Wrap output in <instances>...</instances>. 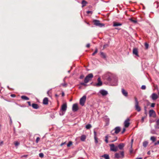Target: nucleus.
<instances>
[{
    "label": "nucleus",
    "instance_id": "obj_57",
    "mask_svg": "<svg viewBox=\"0 0 159 159\" xmlns=\"http://www.w3.org/2000/svg\"><path fill=\"white\" fill-rule=\"evenodd\" d=\"M65 95V94L63 92L62 93V96H64Z\"/></svg>",
    "mask_w": 159,
    "mask_h": 159
},
{
    "label": "nucleus",
    "instance_id": "obj_25",
    "mask_svg": "<svg viewBox=\"0 0 159 159\" xmlns=\"http://www.w3.org/2000/svg\"><path fill=\"white\" fill-rule=\"evenodd\" d=\"M156 137L154 136H152L150 138L151 140L152 141V142H154L156 140Z\"/></svg>",
    "mask_w": 159,
    "mask_h": 159
},
{
    "label": "nucleus",
    "instance_id": "obj_23",
    "mask_svg": "<svg viewBox=\"0 0 159 159\" xmlns=\"http://www.w3.org/2000/svg\"><path fill=\"white\" fill-rule=\"evenodd\" d=\"M21 98L22 99L24 100H29V98L25 96H22Z\"/></svg>",
    "mask_w": 159,
    "mask_h": 159
},
{
    "label": "nucleus",
    "instance_id": "obj_36",
    "mask_svg": "<svg viewBox=\"0 0 159 159\" xmlns=\"http://www.w3.org/2000/svg\"><path fill=\"white\" fill-rule=\"evenodd\" d=\"M40 140V138L39 137H37L36 140V142L38 143Z\"/></svg>",
    "mask_w": 159,
    "mask_h": 159
},
{
    "label": "nucleus",
    "instance_id": "obj_4",
    "mask_svg": "<svg viewBox=\"0 0 159 159\" xmlns=\"http://www.w3.org/2000/svg\"><path fill=\"white\" fill-rule=\"evenodd\" d=\"M93 22L94 24L99 27H102L104 26V24L100 23V21L99 20H93Z\"/></svg>",
    "mask_w": 159,
    "mask_h": 159
},
{
    "label": "nucleus",
    "instance_id": "obj_5",
    "mask_svg": "<svg viewBox=\"0 0 159 159\" xmlns=\"http://www.w3.org/2000/svg\"><path fill=\"white\" fill-rule=\"evenodd\" d=\"M120 130V128L119 127H116L114 130L111 131V133L112 134L114 135L115 134H117Z\"/></svg>",
    "mask_w": 159,
    "mask_h": 159
},
{
    "label": "nucleus",
    "instance_id": "obj_62",
    "mask_svg": "<svg viewBox=\"0 0 159 159\" xmlns=\"http://www.w3.org/2000/svg\"><path fill=\"white\" fill-rule=\"evenodd\" d=\"M55 96H56V97H58V96L57 94H55Z\"/></svg>",
    "mask_w": 159,
    "mask_h": 159
},
{
    "label": "nucleus",
    "instance_id": "obj_22",
    "mask_svg": "<svg viewBox=\"0 0 159 159\" xmlns=\"http://www.w3.org/2000/svg\"><path fill=\"white\" fill-rule=\"evenodd\" d=\"M100 55L102 57L105 59L106 58V55L105 53L102 52H100Z\"/></svg>",
    "mask_w": 159,
    "mask_h": 159
},
{
    "label": "nucleus",
    "instance_id": "obj_33",
    "mask_svg": "<svg viewBox=\"0 0 159 159\" xmlns=\"http://www.w3.org/2000/svg\"><path fill=\"white\" fill-rule=\"evenodd\" d=\"M130 21H131L132 22L134 23H137V21L135 20H133L132 18H130Z\"/></svg>",
    "mask_w": 159,
    "mask_h": 159
},
{
    "label": "nucleus",
    "instance_id": "obj_42",
    "mask_svg": "<svg viewBox=\"0 0 159 159\" xmlns=\"http://www.w3.org/2000/svg\"><path fill=\"white\" fill-rule=\"evenodd\" d=\"M61 85H62L63 86H64V87H66V85H67V84H66V83H64V84H61Z\"/></svg>",
    "mask_w": 159,
    "mask_h": 159
},
{
    "label": "nucleus",
    "instance_id": "obj_35",
    "mask_svg": "<svg viewBox=\"0 0 159 159\" xmlns=\"http://www.w3.org/2000/svg\"><path fill=\"white\" fill-rule=\"evenodd\" d=\"M141 89L143 90L145 89H146V87L144 85H143L141 86Z\"/></svg>",
    "mask_w": 159,
    "mask_h": 159
},
{
    "label": "nucleus",
    "instance_id": "obj_26",
    "mask_svg": "<svg viewBox=\"0 0 159 159\" xmlns=\"http://www.w3.org/2000/svg\"><path fill=\"white\" fill-rule=\"evenodd\" d=\"M102 157L105 158L106 159H109V157L107 154H104L102 156Z\"/></svg>",
    "mask_w": 159,
    "mask_h": 159
},
{
    "label": "nucleus",
    "instance_id": "obj_31",
    "mask_svg": "<svg viewBox=\"0 0 159 159\" xmlns=\"http://www.w3.org/2000/svg\"><path fill=\"white\" fill-rule=\"evenodd\" d=\"M145 49H147L148 48V46H149V45L147 43H145Z\"/></svg>",
    "mask_w": 159,
    "mask_h": 159
},
{
    "label": "nucleus",
    "instance_id": "obj_53",
    "mask_svg": "<svg viewBox=\"0 0 159 159\" xmlns=\"http://www.w3.org/2000/svg\"><path fill=\"white\" fill-rule=\"evenodd\" d=\"M129 152H130V153H132L133 152V150L132 149H130V151Z\"/></svg>",
    "mask_w": 159,
    "mask_h": 159
},
{
    "label": "nucleus",
    "instance_id": "obj_20",
    "mask_svg": "<svg viewBox=\"0 0 159 159\" xmlns=\"http://www.w3.org/2000/svg\"><path fill=\"white\" fill-rule=\"evenodd\" d=\"M122 93L125 96H128V93L123 89H122Z\"/></svg>",
    "mask_w": 159,
    "mask_h": 159
},
{
    "label": "nucleus",
    "instance_id": "obj_16",
    "mask_svg": "<svg viewBox=\"0 0 159 159\" xmlns=\"http://www.w3.org/2000/svg\"><path fill=\"white\" fill-rule=\"evenodd\" d=\"M125 144L124 143H120L119 144L118 146V148L120 150H122L123 149L124 147Z\"/></svg>",
    "mask_w": 159,
    "mask_h": 159
},
{
    "label": "nucleus",
    "instance_id": "obj_63",
    "mask_svg": "<svg viewBox=\"0 0 159 159\" xmlns=\"http://www.w3.org/2000/svg\"><path fill=\"white\" fill-rule=\"evenodd\" d=\"M79 89H81V86H80L79 87Z\"/></svg>",
    "mask_w": 159,
    "mask_h": 159
},
{
    "label": "nucleus",
    "instance_id": "obj_60",
    "mask_svg": "<svg viewBox=\"0 0 159 159\" xmlns=\"http://www.w3.org/2000/svg\"><path fill=\"white\" fill-rule=\"evenodd\" d=\"M117 139V138H116V139L115 140H112V141L111 142H114Z\"/></svg>",
    "mask_w": 159,
    "mask_h": 159
},
{
    "label": "nucleus",
    "instance_id": "obj_17",
    "mask_svg": "<svg viewBox=\"0 0 159 159\" xmlns=\"http://www.w3.org/2000/svg\"><path fill=\"white\" fill-rule=\"evenodd\" d=\"M48 99L47 98H45L43 100V104L44 105H48Z\"/></svg>",
    "mask_w": 159,
    "mask_h": 159
},
{
    "label": "nucleus",
    "instance_id": "obj_29",
    "mask_svg": "<svg viewBox=\"0 0 159 159\" xmlns=\"http://www.w3.org/2000/svg\"><path fill=\"white\" fill-rule=\"evenodd\" d=\"M92 126L90 124H88L86 126V128L87 129H89Z\"/></svg>",
    "mask_w": 159,
    "mask_h": 159
},
{
    "label": "nucleus",
    "instance_id": "obj_46",
    "mask_svg": "<svg viewBox=\"0 0 159 159\" xmlns=\"http://www.w3.org/2000/svg\"><path fill=\"white\" fill-rule=\"evenodd\" d=\"M125 131V128H123V130L121 132V134H123L124 133V132Z\"/></svg>",
    "mask_w": 159,
    "mask_h": 159
},
{
    "label": "nucleus",
    "instance_id": "obj_1",
    "mask_svg": "<svg viewBox=\"0 0 159 159\" xmlns=\"http://www.w3.org/2000/svg\"><path fill=\"white\" fill-rule=\"evenodd\" d=\"M93 74L90 73L89 74L85 77L84 80V82H81L80 84L84 86H87L86 84L91 81L93 78Z\"/></svg>",
    "mask_w": 159,
    "mask_h": 159
},
{
    "label": "nucleus",
    "instance_id": "obj_3",
    "mask_svg": "<svg viewBox=\"0 0 159 159\" xmlns=\"http://www.w3.org/2000/svg\"><path fill=\"white\" fill-rule=\"evenodd\" d=\"M134 99L135 100V110H136L138 111L139 112L140 111L141 109L140 107L139 106V102L137 99V98L135 97H134Z\"/></svg>",
    "mask_w": 159,
    "mask_h": 159
},
{
    "label": "nucleus",
    "instance_id": "obj_19",
    "mask_svg": "<svg viewBox=\"0 0 159 159\" xmlns=\"http://www.w3.org/2000/svg\"><path fill=\"white\" fill-rule=\"evenodd\" d=\"M122 25V24L119 23L117 22H113V26L114 27L120 26Z\"/></svg>",
    "mask_w": 159,
    "mask_h": 159
},
{
    "label": "nucleus",
    "instance_id": "obj_7",
    "mask_svg": "<svg viewBox=\"0 0 159 159\" xmlns=\"http://www.w3.org/2000/svg\"><path fill=\"white\" fill-rule=\"evenodd\" d=\"M110 150L111 151L116 152L118 150V147L115 146L114 144H111L110 145Z\"/></svg>",
    "mask_w": 159,
    "mask_h": 159
},
{
    "label": "nucleus",
    "instance_id": "obj_41",
    "mask_svg": "<svg viewBox=\"0 0 159 159\" xmlns=\"http://www.w3.org/2000/svg\"><path fill=\"white\" fill-rule=\"evenodd\" d=\"M144 118H145L144 117H142V119H141V121H142V123L143 122Z\"/></svg>",
    "mask_w": 159,
    "mask_h": 159
},
{
    "label": "nucleus",
    "instance_id": "obj_56",
    "mask_svg": "<svg viewBox=\"0 0 159 159\" xmlns=\"http://www.w3.org/2000/svg\"><path fill=\"white\" fill-rule=\"evenodd\" d=\"M105 141L107 143H108V139H105Z\"/></svg>",
    "mask_w": 159,
    "mask_h": 159
},
{
    "label": "nucleus",
    "instance_id": "obj_51",
    "mask_svg": "<svg viewBox=\"0 0 159 159\" xmlns=\"http://www.w3.org/2000/svg\"><path fill=\"white\" fill-rule=\"evenodd\" d=\"M66 143V142H65L64 143H62L61 144V146H63V145H64V144H65Z\"/></svg>",
    "mask_w": 159,
    "mask_h": 159
},
{
    "label": "nucleus",
    "instance_id": "obj_32",
    "mask_svg": "<svg viewBox=\"0 0 159 159\" xmlns=\"http://www.w3.org/2000/svg\"><path fill=\"white\" fill-rule=\"evenodd\" d=\"M98 52V49L97 48H96L94 52L92 54V56H94Z\"/></svg>",
    "mask_w": 159,
    "mask_h": 159
},
{
    "label": "nucleus",
    "instance_id": "obj_14",
    "mask_svg": "<svg viewBox=\"0 0 159 159\" xmlns=\"http://www.w3.org/2000/svg\"><path fill=\"white\" fill-rule=\"evenodd\" d=\"M100 93L103 96H106L108 94L107 91L104 90H101Z\"/></svg>",
    "mask_w": 159,
    "mask_h": 159
},
{
    "label": "nucleus",
    "instance_id": "obj_8",
    "mask_svg": "<svg viewBox=\"0 0 159 159\" xmlns=\"http://www.w3.org/2000/svg\"><path fill=\"white\" fill-rule=\"evenodd\" d=\"M79 109L78 104L76 103L74 104L73 105L72 109L74 112L77 111Z\"/></svg>",
    "mask_w": 159,
    "mask_h": 159
},
{
    "label": "nucleus",
    "instance_id": "obj_28",
    "mask_svg": "<svg viewBox=\"0 0 159 159\" xmlns=\"http://www.w3.org/2000/svg\"><path fill=\"white\" fill-rule=\"evenodd\" d=\"M148 144V142L147 141H144L143 143V146L146 147Z\"/></svg>",
    "mask_w": 159,
    "mask_h": 159
},
{
    "label": "nucleus",
    "instance_id": "obj_37",
    "mask_svg": "<svg viewBox=\"0 0 159 159\" xmlns=\"http://www.w3.org/2000/svg\"><path fill=\"white\" fill-rule=\"evenodd\" d=\"M94 138L95 142L96 143H98V141L97 140V138L96 136H94Z\"/></svg>",
    "mask_w": 159,
    "mask_h": 159
},
{
    "label": "nucleus",
    "instance_id": "obj_30",
    "mask_svg": "<svg viewBox=\"0 0 159 159\" xmlns=\"http://www.w3.org/2000/svg\"><path fill=\"white\" fill-rule=\"evenodd\" d=\"M72 145V141H70L67 144V147H70Z\"/></svg>",
    "mask_w": 159,
    "mask_h": 159
},
{
    "label": "nucleus",
    "instance_id": "obj_27",
    "mask_svg": "<svg viewBox=\"0 0 159 159\" xmlns=\"http://www.w3.org/2000/svg\"><path fill=\"white\" fill-rule=\"evenodd\" d=\"M87 3V2L86 1H84V0H83L82 2V4L83 5L82 6V7L85 6Z\"/></svg>",
    "mask_w": 159,
    "mask_h": 159
},
{
    "label": "nucleus",
    "instance_id": "obj_6",
    "mask_svg": "<svg viewBox=\"0 0 159 159\" xmlns=\"http://www.w3.org/2000/svg\"><path fill=\"white\" fill-rule=\"evenodd\" d=\"M86 96L84 95L80 99V103L81 106H83L84 105L85 102L86 101Z\"/></svg>",
    "mask_w": 159,
    "mask_h": 159
},
{
    "label": "nucleus",
    "instance_id": "obj_61",
    "mask_svg": "<svg viewBox=\"0 0 159 159\" xmlns=\"http://www.w3.org/2000/svg\"><path fill=\"white\" fill-rule=\"evenodd\" d=\"M136 159H142V158H137Z\"/></svg>",
    "mask_w": 159,
    "mask_h": 159
},
{
    "label": "nucleus",
    "instance_id": "obj_43",
    "mask_svg": "<svg viewBox=\"0 0 159 159\" xmlns=\"http://www.w3.org/2000/svg\"><path fill=\"white\" fill-rule=\"evenodd\" d=\"M159 144V140L157 142H156L154 143V145L156 146L157 145Z\"/></svg>",
    "mask_w": 159,
    "mask_h": 159
},
{
    "label": "nucleus",
    "instance_id": "obj_59",
    "mask_svg": "<svg viewBox=\"0 0 159 159\" xmlns=\"http://www.w3.org/2000/svg\"><path fill=\"white\" fill-rule=\"evenodd\" d=\"M108 80H109V81H111V78H110V77H109L108 78Z\"/></svg>",
    "mask_w": 159,
    "mask_h": 159
},
{
    "label": "nucleus",
    "instance_id": "obj_21",
    "mask_svg": "<svg viewBox=\"0 0 159 159\" xmlns=\"http://www.w3.org/2000/svg\"><path fill=\"white\" fill-rule=\"evenodd\" d=\"M32 107L35 109H37L39 108V106L37 104L33 103L32 105Z\"/></svg>",
    "mask_w": 159,
    "mask_h": 159
},
{
    "label": "nucleus",
    "instance_id": "obj_48",
    "mask_svg": "<svg viewBox=\"0 0 159 159\" xmlns=\"http://www.w3.org/2000/svg\"><path fill=\"white\" fill-rule=\"evenodd\" d=\"M108 46V45L107 44H105L103 46V48H107Z\"/></svg>",
    "mask_w": 159,
    "mask_h": 159
},
{
    "label": "nucleus",
    "instance_id": "obj_49",
    "mask_svg": "<svg viewBox=\"0 0 159 159\" xmlns=\"http://www.w3.org/2000/svg\"><path fill=\"white\" fill-rule=\"evenodd\" d=\"M11 96L12 97H16V95L14 94H11Z\"/></svg>",
    "mask_w": 159,
    "mask_h": 159
},
{
    "label": "nucleus",
    "instance_id": "obj_47",
    "mask_svg": "<svg viewBox=\"0 0 159 159\" xmlns=\"http://www.w3.org/2000/svg\"><path fill=\"white\" fill-rule=\"evenodd\" d=\"M90 44L89 43H88L86 45V47L88 48H89L90 47Z\"/></svg>",
    "mask_w": 159,
    "mask_h": 159
},
{
    "label": "nucleus",
    "instance_id": "obj_50",
    "mask_svg": "<svg viewBox=\"0 0 159 159\" xmlns=\"http://www.w3.org/2000/svg\"><path fill=\"white\" fill-rule=\"evenodd\" d=\"M27 103H28V105L29 106H31V102H30L28 101L27 102Z\"/></svg>",
    "mask_w": 159,
    "mask_h": 159
},
{
    "label": "nucleus",
    "instance_id": "obj_52",
    "mask_svg": "<svg viewBox=\"0 0 159 159\" xmlns=\"http://www.w3.org/2000/svg\"><path fill=\"white\" fill-rule=\"evenodd\" d=\"M3 144V141H2L0 142V146H2Z\"/></svg>",
    "mask_w": 159,
    "mask_h": 159
},
{
    "label": "nucleus",
    "instance_id": "obj_55",
    "mask_svg": "<svg viewBox=\"0 0 159 159\" xmlns=\"http://www.w3.org/2000/svg\"><path fill=\"white\" fill-rule=\"evenodd\" d=\"M94 136H96V132L95 131H94Z\"/></svg>",
    "mask_w": 159,
    "mask_h": 159
},
{
    "label": "nucleus",
    "instance_id": "obj_45",
    "mask_svg": "<svg viewBox=\"0 0 159 159\" xmlns=\"http://www.w3.org/2000/svg\"><path fill=\"white\" fill-rule=\"evenodd\" d=\"M27 156H28L27 155H24L22 156L21 157V158H23V157H25V158H26L27 157Z\"/></svg>",
    "mask_w": 159,
    "mask_h": 159
},
{
    "label": "nucleus",
    "instance_id": "obj_18",
    "mask_svg": "<svg viewBox=\"0 0 159 159\" xmlns=\"http://www.w3.org/2000/svg\"><path fill=\"white\" fill-rule=\"evenodd\" d=\"M155 127L156 129H159V119L156 120V124L155 125Z\"/></svg>",
    "mask_w": 159,
    "mask_h": 159
},
{
    "label": "nucleus",
    "instance_id": "obj_54",
    "mask_svg": "<svg viewBox=\"0 0 159 159\" xmlns=\"http://www.w3.org/2000/svg\"><path fill=\"white\" fill-rule=\"evenodd\" d=\"M147 154H148V155H150V154H151V152H150V151H148V152H147Z\"/></svg>",
    "mask_w": 159,
    "mask_h": 159
},
{
    "label": "nucleus",
    "instance_id": "obj_38",
    "mask_svg": "<svg viewBox=\"0 0 159 159\" xmlns=\"http://www.w3.org/2000/svg\"><path fill=\"white\" fill-rule=\"evenodd\" d=\"M84 77V75H81L80 77V79H83Z\"/></svg>",
    "mask_w": 159,
    "mask_h": 159
},
{
    "label": "nucleus",
    "instance_id": "obj_2",
    "mask_svg": "<svg viewBox=\"0 0 159 159\" xmlns=\"http://www.w3.org/2000/svg\"><path fill=\"white\" fill-rule=\"evenodd\" d=\"M115 157L116 158H123L124 157V152L123 151H120L119 152H116L115 154Z\"/></svg>",
    "mask_w": 159,
    "mask_h": 159
},
{
    "label": "nucleus",
    "instance_id": "obj_44",
    "mask_svg": "<svg viewBox=\"0 0 159 159\" xmlns=\"http://www.w3.org/2000/svg\"><path fill=\"white\" fill-rule=\"evenodd\" d=\"M87 13L88 14H89V13L92 14L93 13V12L91 11H87Z\"/></svg>",
    "mask_w": 159,
    "mask_h": 159
},
{
    "label": "nucleus",
    "instance_id": "obj_58",
    "mask_svg": "<svg viewBox=\"0 0 159 159\" xmlns=\"http://www.w3.org/2000/svg\"><path fill=\"white\" fill-rule=\"evenodd\" d=\"M105 139H108V136L107 135H106V136H105Z\"/></svg>",
    "mask_w": 159,
    "mask_h": 159
},
{
    "label": "nucleus",
    "instance_id": "obj_39",
    "mask_svg": "<svg viewBox=\"0 0 159 159\" xmlns=\"http://www.w3.org/2000/svg\"><path fill=\"white\" fill-rule=\"evenodd\" d=\"M15 144L16 146H17L19 144V143L17 142H16L15 143Z\"/></svg>",
    "mask_w": 159,
    "mask_h": 159
},
{
    "label": "nucleus",
    "instance_id": "obj_11",
    "mask_svg": "<svg viewBox=\"0 0 159 159\" xmlns=\"http://www.w3.org/2000/svg\"><path fill=\"white\" fill-rule=\"evenodd\" d=\"M151 98L153 100H155L158 98V96L156 93H153L151 95Z\"/></svg>",
    "mask_w": 159,
    "mask_h": 159
},
{
    "label": "nucleus",
    "instance_id": "obj_10",
    "mask_svg": "<svg viewBox=\"0 0 159 159\" xmlns=\"http://www.w3.org/2000/svg\"><path fill=\"white\" fill-rule=\"evenodd\" d=\"M130 120V119L129 118H127L124 122V126L126 128L128 127L130 124L129 123V121Z\"/></svg>",
    "mask_w": 159,
    "mask_h": 159
},
{
    "label": "nucleus",
    "instance_id": "obj_12",
    "mask_svg": "<svg viewBox=\"0 0 159 159\" xmlns=\"http://www.w3.org/2000/svg\"><path fill=\"white\" fill-rule=\"evenodd\" d=\"M98 83L96 84V86L97 87L100 86L102 85V82L101 80V78L100 77H99L98 79Z\"/></svg>",
    "mask_w": 159,
    "mask_h": 159
},
{
    "label": "nucleus",
    "instance_id": "obj_24",
    "mask_svg": "<svg viewBox=\"0 0 159 159\" xmlns=\"http://www.w3.org/2000/svg\"><path fill=\"white\" fill-rule=\"evenodd\" d=\"M86 136L85 135H82L80 137V140L82 141H84L86 139Z\"/></svg>",
    "mask_w": 159,
    "mask_h": 159
},
{
    "label": "nucleus",
    "instance_id": "obj_34",
    "mask_svg": "<svg viewBox=\"0 0 159 159\" xmlns=\"http://www.w3.org/2000/svg\"><path fill=\"white\" fill-rule=\"evenodd\" d=\"M39 157L42 158L44 156V154L43 153H40L39 154Z\"/></svg>",
    "mask_w": 159,
    "mask_h": 159
},
{
    "label": "nucleus",
    "instance_id": "obj_64",
    "mask_svg": "<svg viewBox=\"0 0 159 159\" xmlns=\"http://www.w3.org/2000/svg\"><path fill=\"white\" fill-rule=\"evenodd\" d=\"M132 144L131 146V148H132Z\"/></svg>",
    "mask_w": 159,
    "mask_h": 159
},
{
    "label": "nucleus",
    "instance_id": "obj_15",
    "mask_svg": "<svg viewBox=\"0 0 159 159\" xmlns=\"http://www.w3.org/2000/svg\"><path fill=\"white\" fill-rule=\"evenodd\" d=\"M133 53L134 54L136 55L138 57H139L138 53V49L136 48H134L133 49Z\"/></svg>",
    "mask_w": 159,
    "mask_h": 159
},
{
    "label": "nucleus",
    "instance_id": "obj_9",
    "mask_svg": "<svg viewBox=\"0 0 159 159\" xmlns=\"http://www.w3.org/2000/svg\"><path fill=\"white\" fill-rule=\"evenodd\" d=\"M149 115L150 117H155L156 116L155 112L153 110H150L149 111Z\"/></svg>",
    "mask_w": 159,
    "mask_h": 159
},
{
    "label": "nucleus",
    "instance_id": "obj_40",
    "mask_svg": "<svg viewBox=\"0 0 159 159\" xmlns=\"http://www.w3.org/2000/svg\"><path fill=\"white\" fill-rule=\"evenodd\" d=\"M155 103H152L151 104V107H155Z\"/></svg>",
    "mask_w": 159,
    "mask_h": 159
},
{
    "label": "nucleus",
    "instance_id": "obj_13",
    "mask_svg": "<svg viewBox=\"0 0 159 159\" xmlns=\"http://www.w3.org/2000/svg\"><path fill=\"white\" fill-rule=\"evenodd\" d=\"M67 108V104L66 103H64L61 106V110L62 111H66Z\"/></svg>",
    "mask_w": 159,
    "mask_h": 159
}]
</instances>
